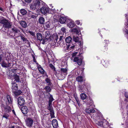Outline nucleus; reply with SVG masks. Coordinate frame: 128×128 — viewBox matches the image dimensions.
Masks as SVG:
<instances>
[{"label":"nucleus","instance_id":"28","mask_svg":"<svg viewBox=\"0 0 128 128\" xmlns=\"http://www.w3.org/2000/svg\"><path fill=\"white\" fill-rule=\"evenodd\" d=\"M11 26V25L10 23L8 22V21L4 25H3V27L4 28H10Z\"/></svg>","mask_w":128,"mask_h":128},{"label":"nucleus","instance_id":"33","mask_svg":"<svg viewBox=\"0 0 128 128\" xmlns=\"http://www.w3.org/2000/svg\"><path fill=\"white\" fill-rule=\"evenodd\" d=\"M20 36V37L21 39L24 42H28V41L26 38L25 37L24 35H21Z\"/></svg>","mask_w":128,"mask_h":128},{"label":"nucleus","instance_id":"51","mask_svg":"<svg viewBox=\"0 0 128 128\" xmlns=\"http://www.w3.org/2000/svg\"><path fill=\"white\" fill-rule=\"evenodd\" d=\"M48 40H47L46 39V38H45V39H44L43 40L42 42V44H45V42H46Z\"/></svg>","mask_w":128,"mask_h":128},{"label":"nucleus","instance_id":"57","mask_svg":"<svg viewBox=\"0 0 128 128\" xmlns=\"http://www.w3.org/2000/svg\"><path fill=\"white\" fill-rule=\"evenodd\" d=\"M77 53H78L77 52H75L73 53L72 54V56H76L77 54Z\"/></svg>","mask_w":128,"mask_h":128},{"label":"nucleus","instance_id":"2","mask_svg":"<svg viewBox=\"0 0 128 128\" xmlns=\"http://www.w3.org/2000/svg\"><path fill=\"white\" fill-rule=\"evenodd\" d=\"M53 10V12H55L56 11L55 9L51 10L48 6H44L40 8V10L41 13L44 14H46L47 13L52 14L51 12V10Z\"/></svg>","mask_w":128,"mask_h":128},{"label":"nucleus","instance_id":"59","mask_svg":"<svg viewBox=\"0 0 128 128\" xmlns=\"http://www.w3.org/2000/svg\"><path fill=\"white\" fill-rule=\"evenodd\" d=\"M0 10L2 11L3 12H4V10L0 6Z\"/></svg>","mask_w":128,"mask_h":128},{"label":"nucleus","instance_id":"26","mask_svg":"<svg viewBox=\"0 0 128 128\" xmlns=\"http://www.w3.org/2000/svg\"><path fill=\"white\" fill-rule=\"evenodd\" d=\"M30 10H34L36 8H38L34 3L32 2V3L30 4Z\"/></svg>","mask_w":128,"mask_h":128},{"label":"nucleus","instance_id":"21","mask_svg":"<svg viewBox=\"0 0 128 128\" xmlns=\"http://www.w3.org/2000/svg\"><path fill=\"white\" fill-rule=\"evenodd\" d=\"M45 38H46L47 40H48L50 36V32L48 31H47L45 32Z\"/></svg>","mask_w":128,"mask_h":128},{"label":"nucleus","instance_id":"42","mask_svg":"<svg viewBox=\"0 0 128 128\" xmlns=\"http://www.w3.org/2000/svg\"><path fill=\"white\" fill-rule=\"evenodd\" d=\"M69 27L70 28H72L74 26V22L73 21H71L68 24Z\"/></svg>","mask_w":128,"mask_h":128},{"label":"nucleus","instance_id":"4","mask_svg":"<svg viewBox=\"0 0 128 128\" xmlns=\"http://www.w3.org/2000/svg\"><path fill=\"white\" fill-rule=\"evenodd\" d=\"M11 30L14 34V36L16 38L19 36L18 33L20 32V30L14 26L12 27L11 28Z\"/></svg>","mask_w":128,"mask_h":128},{"label":"nucleus","instance_id":"47","mask_svg":"<svg viewBox=\"0 0 128 128\" xmlns=\"http://www.w3.org/2000/svg\"><path fill=\"white\" fill-rule=\"evenodd\" d=\"M104 123L102 121H99L97 123V124L98 126H103Z\"/></svg>","mask_w":128,"mask_h":128},{"label":"nucleus","instance_id":"22","mask_svg":"<svg viewBox=\"0 0 128 128\" xmlns=\"http://www.w3.org/2000/svg\"><path fill=\"white\" fill-rule=\"evenodd\" d=\"M36 37L38 40L41 41L42 39V34L40 33H38L36 34Z\"/></svg>","mask_w":128,"mask_h":128},{"label":"nucleus","instance_id":"55","mask_svg":"<svg viewBox=\"0 0 128 128\" xmlns=\"http://www.w3.org/2000/svg\"><path fill=\"white\" fill-rule=\"evenodd\" d=\"M16 69H13L12 70V71L13 72L15 73L16 72Z\"/></svg>","mask_w":128,"mask_h":128},{"label":"nucleus","instance_id":"25","mask_svg":"<svg viewBox=\"0 0 128 128\" xmlns=\"http://www.w3.org/2000/svg\"><path fill=\"white\" fill-rule=\"evenodd\" d=\"M20 24L24 28H26L27 26V23L25 21H21L20 22Z\"/></svg>","mask_w":128,"mask_h":128},{"label":"nucleus","instance_id":"13","mask_svg":"<svg viewBox=\"0 0 128 128\" xmlns=\"http://www.w3.org/2000/svg\"><path fill=\"white\" fill-rule=\"evenodd\" d=\"M21 111L24 114H26L28 112V110L26 106H22L21 108Z\"/></svg>","mask_w":128,"mask_h":128},{"label":"nucleus","instance_id":"19","mask_svg":"<svg viewBox=\"0 0 128 128\" xmlns=\"http://www.w3.org/2000/svg\"><path fill=\"white\" fill-rule=\"evenodd\" d=\"M71 44H72L70 43V44L67 45L66 49L68 50H70L72 49H73L75 47L74 45Z\"/></svg>","mask_w":128,"mask_h":128},{"label":"nucleus","instance_id":"34","mask_svg":"<svg viewBox=\"0 0 128 128\" xmlns=\"http://www.w3.org/2000/svg\"><path fill=\"white\" fill-rule=\"evenodd\" d=\"M80 97L82 100H84L86 98L87 96L84 93H82L80 94Z\"/></svg>","mask_w":128,"mask_h":128},{"label":"nucleus","instance_id":"62","mask_svg":"<svg viewBox=\"0 0 128 128\" xmlns=\"http://www.w3.org/2000/svg\"><path fill=\"white\" fill-rule=\"evenodd\" d=\"M126 114H127V117H128V111H127V112Z\"/></svg>","mask_w":128,"mask_h":128},{"label":"nucleus","instance_id":"29","mask_svg":"<svg viewBox=\"0 0 128 128\" xmlns=\"http://www.w3.org/2000/svg\"><path fill=\"white\" fill-rule=\"evenodd\" d=\"M60 70L62 74H63L65 75L67 74V70L66 68H61Z\"/></svg>","mask_w":128,"mask_h":128},{"label":"nucleus","instance_id":"7","mask_svg":"<svg viewBox=\"0 0 128 128\" xmlns=\"http://www.w3.org/2000/svg\"><path fill=\"white\" fill-rule=\"evenodd\" d=\"M48 109L50 112L51 117V118H54V112L52 105H48Z\"/></svg>","mask_w":128,"mask_h":128},{"label":"nucleus","instance_id":"1","mask_svg":"<svg viewBox=\"0 0 128 128\" xmlns=\"http://www.w3.org/2000/svg\"><path fill=\"white\" fill-rule=\"evenodd\" d=\"M64 38V36L62 34H60L58 35L56 34H54L53 36V38L54 40V42L55 43L54 45L56 46H58L61 43L63 44V42L62 41V39Z\"/></svg>","mask_w":128,"mask_h":128},{"label":"nucleus","instance_id":"27","mask_svg":"<svg viewBox=\"0 0 128 128\" xmlns=\"http://www.w3.org/2000/svg\"><path fill=\"white\" fill-rule=\"evenodd\" d=\"M14 79L16 82H19L20 81V78L19 76L16 74H14L13 75Z\"/></svg>","mask_w":128,"mask_h":128},{"label":"nucleus","instance_id":"15","mask_svg":"<svg viewBox=\"0 0 128 128\" xmlns=\"http://www.w3.org/2000/svg\"><path fill=\"white\" fill-rule=\"evenodd\" d=\"M12 92L15 91L18 89V87L17 84L15 82H12Z\"/></svg>","mask_w":128,"mask_h":128},{"label":"nucleus","instance_id":"24","mask_svg":"<svg viewBox=\"0 0 128 128\" xmlns=\"http://www.w3.org/2000/svg\"><path fill=\"white\" fill-rule=\"evenodd\" d=\"M6 106L4 107V110L6 112H10L11 111V109L9 105H7L6 104Z\"/></svg>","mask_w":128,"mask_h":128},{"label":"nucleus","instance_id":"56","mask_svg":"<svg viewBox=\"0 0 128 128\" xmlns=\"http://www.w3.org/2000/svg\"><path fill=\"white\" fill-rule=\"evenodd\" d=\"M76 24L78 25H79L80 23V21L79 20H77L76 21Z\"/></svg>","mask_w":128,"mask_h":128},{"label":"nucleus","instance_id":"58","mask_svg":"<svg viewBox=\"0 0 128 128\" xmlns=\"http://www.w3.org/2000/svg\"><path fill=\"white\" fill-rule=\"evenodd\" d=\"M76 100L78 103V104L79 103H80V102L78 99V98H76Z\"/></svg>","mask_w":128,"mask_h":128},{"label":"nucleus","instance_id":"63","mask_svg":"<svg viewBox=\"0 0 128 128\" xmlns=\"http://www.w3.org/2000/svg\"><path fill=\"white\" fill-rule=\"evenodd\" d=\"M17 128H21L19 126H17Z\"/></svg>","mask_w":128,"mask_h":128},{"label":"nucleus","instance_id":"45","mask_svg":"<svg viewBox=\"0 0 128 128\" xmlns=\"http://www.w3.org/2000/svg\"><path fill=\"white\" fill-rule=\"evenodd\" d=\"M49 66L54 71H56V70L55 67L52 64H49Z\"/></svg>","mask_w":128,"mask_h":128},{"label":"nucleus","instance_id":"44","mask_svg":"<svg viewBox=\"0 0 128 128\" xmlns=\"http://www.w3.org/2000/svg\"><path fill=\"white\" fill-rule=\"evenodd\" d=\"M45 81L46 83L48 84V85H50L51 84L50 80L48 78H46V79Z\"/></svg>","mask_w":128,"mask_h":128},{"label":"nucleus","instance_id":"53","mask_svg":"<svg viewBox=\"0 0 128 128\" xmlns=\"http://www.w3.org/2000/svg\"><path fill=\"white\" fill-rule=\"evenodd\" d=\"M125 96L126 98H128V92H126L125 93Z\"/></svg>","mask_w":128,"mask_h":128},{"label":"nucleus","instance_id":"36","mask_svg":"<svg viewBox=\"0 0 128 128\" xmlns=\"http://www.w3.org/2000/svg\"><path fill=\"white\" fill-rule=\"evenodd\" d=\"M20 12L22 15H24L27 14V12L25 9H22L20 10Z\"/></svg>","mask_w":128,"mask_h":128},{"label":"nucleus","instance_id":"39","mask_svg":"<svg viewBox=\"0 0 128 128\" xmlns=\"http://www.w3.org/2000/svg\"><path fill=\"white\" fill-rule=\"evenodd\" d=\"M79 29L78 28H74L72 29V31L73 32L76 33V34H79Z\"/></svg>","mask_w":128,"mask_h":128},{"label":"nucleus","instance_id":"41","mask_svg":"<svg viewBox=\"0 0 128 128\" xmlns=\"http://www.w3.org/2000/svg\"><path fill=\"white\" fill-rule=\"evenodd\" d=\"M13 92L14 93L16 96L19 95L22 92L20 90H18L16 91L15 90L14 91H13Z\"/></svg>","mask_w":128,"mask_h":128},{"label":"nucleus","instance_id":"32","mask_svg":"<svg viewBox=\"0 0 128 128\" xmlns=\"http://www.w3.org/2000/svg\"><path fill=\"white\" fill-rule=\"evenodd\" d=\"M85 87V86L84 85H80L79 86V91L80 92H83L84 88Z\"/></svg>","mask_w":128,"mask_h":128},{"label":"nucleus","instance_id":"49","mask_svg":"<svg viewBox=\"0 0 128 128\" xmlns=\"http://www.w3.org/2000/svg\"><path fill=\"white\" fill-rule=\"evenodd\" d=\"M9 117V115L6 114H4V115L2 116V118H5L6 119H8Z\"/></svg>","mask_w":128,"mask_h":128},{"label":"nucleus","instance_id":"61","mask_svg":"<svg viewBox=\"0 0 128 128\" xmlns=\"http://www.w3.org/2000/svg\"><path fill=\"white\" fill-rule=\"evenodd\" d=\"M14 126H12L11 127H9V128H14Z\"/></svg>","mask_w":128,"mask_h":128},{"label":"nucleus","instance_id":"5","mask_svg":"<svg viewBox=\"0 0 128 128\" xmlns=\"http://www.w3.org/2000/svg\"><path fill=\"white\" fill-rule=\"evenodd\" d=\"M6 98L7 99L6 102V104L9 105L12 104L13 100L12 98L9 95H7Z\"/></svg>","mask_w":128,"mask_h":128},{"label":"nucleus","instance_id":"6","mask_svg":"<svg viewBox=\"0 0 128 128\" xmlns=\"http://www.w3.org/2000/svg\"><path fill=\"white\" fill-rule=\"evenodd\" d=\"M33 2L37 8L43 5L44 2L41 0H35Z\"/></svg>","mask_w":128,"mask_h":128},{"label":"nucleus","instance_id":"18","mask_svg":"<svg viewBox=\"0 0 128 128\" xmlns=\"http://www.w3.org/2000/svg\"><path fill=\"white\" fill-rule=\"evenodd\" d=\"M102 126L104 128H111L109 124L107 121L106 120H105V122H104V124Z\"/></svg>","mask_w":128,"mask_h":128},{"label":"nucleus","instance_id":"3","mask_svg":"<svg viewBox=\"0 0 128 128\" xmlns=\"http://www.w3.org/2000/svg\"><path fill=\"white\" fill-rule=\"evenodd\" d=\"M83 58L82 57L80 56H76L74 58L73 60L74 62H77L78 64L79 65H81L82 64L84 65V63L82 61Z\"/></svg>","mask_w":128,"mask_h":128},{"label":"nucleus","instance_id":"23","mask_svg":"<svg viewBox=\"0 0 128 128\" xmlns=\"http://www.w3.org/2000/svg\"><path fill=\"white\" fill-rule=\"evenodd\" d=\"M51 23L50 21L47 22L44 24V26L47 28H51Z\"/></svg>","mask_w":128,"mask_h":128},{"label":"nucleus","instance_id":"11","mask_svg":"<svg viewBox=\"0 0 128 128\" xmlns=\"http://www.w3.org/2000/svg\"><path fill=\"white\" fill-rule=\"evenodd\" d=\"M18 104L22 106L24 104L25 101L23 97H20L18 99Z\"/></svg>","mask_w":128,"mask_h":128},{"label":"nucleus","instance_id":"31","mask_svg":"<svg viewBox=\"0 0 128 128\" xmlns=\"http://www.w3.org/2000/svg\"><path fill=\"white\" fill-rule=\"evenodd\" d=\"M45 20L44 18L42 17L40 18L39 20V23L41 24H43L44 23Z\"/></svg>","mask_w":128,"mask_h":128},{"label":"nucleus","instance_id":"8","mask_svg":"<svg viewBox=\"0 0 128 128\" xmlns=\"http://www.w3.org/2000/svg\"><path fill=\"white\" fill-rule=\"evenodd\" d=\"M33 123V120L31 118H28L26 121V125L29 127L32 126Z\"/></svg>","mask_w":128,"mask_h":128},{"label":"nucleus","instance_id":"37","mask_svg":"<svg viewBox=\"0 0 128 128\" xmlns=\"http://www.w3.org/2000/svg\"><path fill=\"white\" fill-rule=\"evenodd\" d=\"M73 40L75 42H79V38L77 36H74Z\"/></svg>","mask_w":128,"mask_h":128},{"label":"nucleus","instance_id":"30","mask_svg":"<svg viewBox=\"0 0 128 128\" xmlns=\"http://www.w3.org/2000/svg\"><path fill=\"white\" fill-rule=\"evenodd\" d=\"M72 38L70 36H68L65 39L66 42L68 43H70L72 41Z\"/></svg>","mask_w":128,"mask_h":128},{"label":"nucleus","instance_id":"12","mask_svg":"<svg viewBox=\"0 0 128 128\" xmlns=\"http://www.w3.org/2000/svg\"><path fill=\"white\" fill-rule=\"evenodd\" d=\"M1 64L2 66L4 68H8L11 66L10 63H8V64L6 63L4 61H2Z\"/></svg>","mask_w":128,"mask_h":128},{"label":"nucleus","instance_id":"48","mask_svg":"<svg viewBox=\"0 0 128 128\" xmlns=\"http://www.w3.org/2000/svg\"><path fill=\"white\" fill-rule=\"evenodd\" d=\"M28 33H30L31 35L33 36H34V37L36 36L35 33L34 32H33L32 31L29 30L28 31Z\"/></svg>","mask_w":128,"mask_h":128},{"label":"nucleus","instance_id":"10","mask_svg":"<svg viewBox=\"0 0 128 128\" xmlns=\"http://www.w3.org/2000/svg\"><path fill=\"white\" fill-rule=\"evenodd\" d=\"M88 98L86 99V100H88L86 104L87 105H89V106L91 108H94L95 107V106L94 104V103L92 100L90 98H89L88 100Z\"/></svg>","mask_w":128,"mask_h":128},{"label":"nucleus","instance_id":"20","mask_svg":"<svg viewBox=\"0 0 128 128\" xmlns=\"http://www.w3.org/2000/svg\"><path fill=\"white\" fill-rule=\"evenodd\" d=\"M76 80L78 82H81L84 80L83 77L81 76H79L77 77Z\"/></svg>","mask_w":128,"mask_h":128},{"label":"nucleus","instance_id":"38","mask_svg":"<svg viewBox=\"0 0 128 128\" xmlns=\"http://www.w3.org/2000/svg\"><path fill=\"white\" fill-rule=\"evenodd\" d=\"M49 98V100L48 102V105H52V102L54 100V99L52 96H50Z\"/></svg>","mask_w":128,"mask_h":128},{"label":"nucleus","instance_id":"64","mask_svg":"<svg viewBox=\"0 0 128 128\" xmlns=\"http://www.w3.org/2000/svg\"><path fill=\"white\" fill-rule=\"evenodd\" d=\"M18 41L20 42L19 41H18V40H15V42H18Z\"/></svg>","mask_w":128,"mask_h":128},{"label":"nucleus","instance_id":"43","mask_svg":"<svg viewBox=\"0 0 128 128\" xmlns=\"http://www.w3.org/2000/svg\"><path fill=\"white\" fill-rule=\"evenodd\" d=\"M32 13L31 12H30V13L28 14V16L30 18H36V16L34 15H32V14L30 13Z\"/></svg>","mask_w":128,"mask_h":128},{"label":"nucleus","instance_id":"60","mask_svg":"<svg viewBox=\"0 0 128 128\" xmlns=\"http://www.w3.org/2000/svg\"><path fill=\"white\" fill-rule=\"evenodd\" d=\"M12 112L15 115V116H16V113H15V112L14 110H12Z\"/></svg>","mask_w":128,"mask_h":128},{"label":"nucleus","instance_id":"54","mask_svg":"<svg viewBox=\"0 0 128 128\" xmlns=\"http://www.w3.org/2000/svg\"><path fill=\"white\" fill-rule=\"evenodd\" d=\"M25 2L28 3H30L32 1V0H24Z\"/></svg>","mask_w":128,"mask_h":128},{"label":"nucleus","instance_id":"14","mask_svg":"<svg viewBox=\"0 0 128 128\" xmlns=\"http://www.w3.org/2000/svg\"><path fill=\"white\" fill-rule=\"evenodd\" d=\"M52 124L54 128H56L58 126L57 120L56 119H54L52 121Z\"/></svg>","mask_w":128,"mask_h":128},{"label":"nucleus","instance_id":"46","mask_svg":"<svg viewBox=\"0 0 128 128\" xmlns=\"http://www.w3.org/2000/svg\"><path fill=\"white\" fill-rule=\"evenodd\" d=\"M47 92H50V91L51 89L49 86H46L44 88Z\"/></svg>","mask_w":128,"mask_h":128},{"label":"nucleus","instance_id":"9","mask_svg":"<svg viewBox=\"0 0 128 128\" xmlns=\"http://www.w3.org/2000/svg\"><path fill=\"white\" fill-rule=\"evenodd\" d=\"M91 107L89 106L85 110L86 112L88 114H90V113H93L95 112V110L92 108H91Z\"/></svg>","mask_w":128,"mask_h":128},{"label":"nucleus","instance_id":"40","mask_svg":"<svg viewBox=\"0 0 128 128\" xmlns=\"http://www.w3.org/2000/svg\"><path fill=\"white\" fill-rule=\"evenodd\" d=\"M126 18L127 19V22L126 23V24H125L126 25L125 28L127 30L126 31H128V15H126Z\"/></svg>","mask_w":128,"mask_h":128},{"label":"nucleus","instance_id":"35","mask_svg":"<svg viewBox=\"0 0 128 128\" xmlns=\"http://www.w3.org/2000/svg\"><path fill=\"white\" fill-rule=\"evenodd\" d=\"M8 21V20L6 19L3 18L0 20V23L1 24L4 25Z\"/></svg>","mask_w":128,"mask_h":128},{"label":"nucleus","instance_id":"50","mask_svg":"<svg viewBox=\"0 0 128 128\" xmlns=\"http://www.w3.org/2000/svg\"><path fill=\"white\" fill-rule=\"evenodd\" d=\"M61 30L63 33H66V29L64 28H62L61 29Z\"/></svg>","mask_w":128,"mask_h":128},{"label":"nucleus","instance_id":"17","mask_svg":"<svg viewBox=\"0 0 128 128\" xmlns=\"http://www.w3.org/2000/svg\"><path fill=\"white\" fill-rule=\"evenodd\" d=\"M38 70L39 72L42 74H44V73L46 74V73L45 72L42 68L40 66V65H38Z\"/></svg>","mask_w":128,"mask_h":128},{"label":"nucleus","instance_id":"52","mask_svg":"<svg viewBox=\"0 0 128 128\" xmlns=\"http://www.w3.org/2000/svg\"><path fill=\"white\" fill-rule=\"evenodd\" d=\"M33 61H34V62H36V64L38 65V62H37L35 58V57L34 56H33Z\"/></svg>","mask_w":128,"mask_h":128},{"label":"nucleus","instance_id":"16","mask_svg":"<svg viewBox=\"0 0 128 128\" xmlns=\"http://www.w3.org/2000/svg\"><path fill=\"white\" fill-rule=\"evenodd\" d=\"M66 18L64 16H61L60 19V22L62 24H64L66 21Z\"/></svg>","mask_w":128,"mask_h":128}]
</instances>
